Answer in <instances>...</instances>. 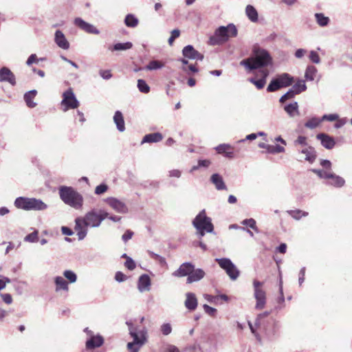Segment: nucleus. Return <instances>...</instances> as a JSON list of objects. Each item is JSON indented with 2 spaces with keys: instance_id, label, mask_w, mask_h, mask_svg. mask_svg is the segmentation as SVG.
Returning <instances> with one entry per match:
<instances>
[{
  "instance_id": "58",
  "label": "nucleus",
  "mask_w": 352,
  "mask_h": 352,
  "mask_svg": "<svg viewBox=\"0 0 352 352\" xmlns=\"http://www.w3.org/2000/svg\"><path fill=\"white\" fill-rule=\"evenodd\" d=\"M204 307V309L205 311V312L206 314H208L209 316H215V314L217 312V309L212 307H210L209 305H204L203 306Z\"/></svg>"
},
{
  "instance_id": "56",
  "label": "nucleus",
  "mask_w": 352,
  "mask_h": 352,
  "mask_svg": "<svg viewBox=\"0 0 352 352\" xmlns=\"http://www.w3.org/2000/svg\"><path fill=\"white\" fill-rule=\"evenodd\" d=\"M180 35V31L177 29L173 30L171 32V36L168 38V44L170 45H172L173 43L174 42L175 39L178 38Z\"/></svg>"
},
{
  "instance_id": "15",
  "label": "nucleus",
  "mask_w": 352,
  "mask_h": 352,
  "mask_svg": "<svg viewBox=\"0 0 352 352\" xmlns=\"http://www.w3.org/2000/svg\"><path fill=\"white\" fill-rule=\"evenodd\" d=\"M316 138L320 141L322 146L327 149H332L336 145L334 138L327 133H318L316 135Z\"/></svg>"
},
{
  "instance_id": "41",
  "label": "nucleus",
  "mask_w": 352,
  "mask_h": 352,
  "mask_svg": "<svg viewBox=\"0 0 352 352\" xmlns=\"http://www.w3.org/2000/svg\"><path fill=\"white\" fill-rule=\"evenodd\" d=\"M317 69L314 66H308L305 71V77L306 80L312 81L314 80Z\"/></svg>"
},
{
  "instance_id": "9",
  "label": "nucleus",
  "mask_w": 352,
  "mask_h": 352,
  "mask_svg": "<svg viewBox=\"0 0 352 352\" xmlns=\"http://www.w3.org/2000/svg\"><path fill=\"white\" fill-rule=\"evenodd\" d=\"M298 153V157L299 161H307L310 164H312L315 162L317 154L315 148L309 146L305 148H300V149L296 151Z\"/></svg>"
},
{
  "instance_id": "38",
  "label": "nucleus",
  "mask_w": 352,
  "mask_h": 352,
  "mask_svg": "<svg viewBox=\"0 0 352 352\" xmlns=\"http://www.w3.org/2000/svg\"><path fill=\"white\" fill-rule=\"evenodd\" d=\"M292 88L296 94H299L307 89V86L304 80H299L293 85Z\"/></svg>"
},
{
  "instance_id": "60",
  "label": "nucleus",
  "mask_w": 352,
  "mask_h": 352,
  "mask_svg": "<svg viewBox=\"0 0 352 352\" xmlns=\"http://www.w3.org/2000/svg\"><path fill=\"white\" fill-rule=\"evenodd\" d=\"M336 122L334 124V127L336 129H340L342 127L346 122H347V118H338V120H336Z\"/></svg>"
},
{
  "instance_id": "17",
  "label": "nucleus",
  "mask_w": 352,
  "mask_h": 352,
  "mask_svg": "<svg viewBox=\"0 0 352 352\" xmlns=\"http://www.w3.org/2000/svg\"><path fill=\"white\" fill-rule=\"evenodd\" d=\"M195 266L190 263H184L182 264L179 269L173 273L174 276L183 277L190 276L192 271H193Z\"/></svg>"
},
{
  "instance_id": "1",
  "label": "nucleus",
  "mask_w": 352,
  "mask_h": 352,
  "mask_svg": "<svg viewBox=\"0 0 352 352\" xmlns=\"http://www.w3.org/2000/svg\"><path fill=\"white\" fill-rule=\"evenodd\" d=\"M272 63V58L269 52L259 47H254L252 56L240 62V65L245 67L248 72L263 68Z\"/></svg>"
},
{
  "instance_id": "64",
  "label": "nucleus",
  "mask_w": 352,
  "mask_h": 352,
  "mask_svg": "<svg viewBox=\"0 0 352 352\" xmlns=\"http://www.w3.org/2000/svg\"><path fill=\"white\" fill-rule=\"evenodd\" d=\"M126 276L122 274V272H118L116 274V276H115V279L118 281V282H123L126 280Z\"/></svg>"
},
{
  "instance_id": "21",
  "label": "nucleus",
  "mask_w": 352,
  "mask_h": 352,
  "mask_svg": "<svg viewBox=\"0 0 352 352\" xmlns=\"http://www.w3.org/2000/svg\"><path fill=\"white\" fill-rule=\"evenodd\" d=\"M186 300L184 302L185 307L189 311H194L196 309L198 302L195 294L188 292L186 294Z\"/></svg>"
},
{
  "instance_id": "4",
  "label": "nucleus",
  "mask_w": 352,
  "mask_h": 352,
  "mask_svg": "<svg viewBox=\"0 0 352 352\" xmlns=\"http://www.w3.org/2000/svg\"><path fill=\"white\" fill-rule=\"evenodd\" d=\"M237 35L236 26L230 23L227 26H220L215 30L214 35L210 38L211 45H218L226 42L230 37H235Z\"/></svg>"
},
{
  "instance_id": "33",
  "label": "nucleus",
  "mask_w": 352,
  "mask_h": 352,
  "mask_svg": "<svg viewBox=\"0 0 352 352\" xmlns=\"http://www.w3.org/2000/svg\"><path fill=\"white\" fill-rule=\"evenodd\" d=\"M36 95V90H31L24 95V100L26 102V104L28 107L33 108L36 104L33 102V99L35 98Z\"/></svg>"
},
{
  "instance_id": "25",
  "label": "nucleus",
  "mask_w": 352,
  "mask_h": 352,
  "mask_svg": "<svg viewBox=\"0 0 352 352\" xmlns=\"http://www.w3.org/2000/svg\"><path fill=\"white\" fill-rule=\"evenodd\" d=\"M205 276V272L201 269H195L192 271L191 274H190V276L187 278V283H192L193 282H197L202 279Z\"/></svg>"
},
{
  "instance_id": "51",
  "label": "nucleus",
  "mask_w": 352,
  "mask_h": 352,
  "mask_svg": "<svg viewBox=\"0 0 352 352\" xmlns=\"http://www.w3.org/2000/svg\"><path fill=\"white\" fill-rule=\"evenodd\" d=\"M312 172L316 173L319 177L324 179H329L331 174V173L319 169H312Z\"/></svg>"
},
{
  "instance_id": "45",
  "label": "nucleus",
  "mask_w": 352,
  "mask_h": 352,
  "mask_svg": "<svg viewBox=\"0 0 352 352\" xmlns=\"http://www.w3.org/2000/svg\"><path fill=\"white\" fill-rule=\"evenodd\" d=\"M148 254L153 259L157 261L162 266H164L166 265L165 258L157 254L154 253L152 251H148Z\"/></svg>"
},
{
  "instance_id": "61",
  "label": "nucleus",
  "mask_w": 352,
  "mask_h": 352,
  "mask_svg": "<svg viewBox=\"0 0 352 352\" xmlns=\"http://www.w3.org/2000/svg\"><path fill=\"white\" fill-rule=\"evenodd\" d=\"M38 59L35 54H31L26 61V64L30 66L33 63H38Z\"/></svg>"
},
{
  "instance_id": "49",
  "label": "nucleus",
  "mask_w": 352,
  "mask_h": 352,
  "mask_svg": "<svg viewBox=\"0 0 352 352\" xmlns=\"http://www.w3.org/2000/svg\"><path fill=\"white\" fill-rule=\"evenodd\" d=\"M285 152V148L280 145H270L267 153L272 154Z\"/></svg>"
},
{
  "instance_id": "50",
  "label": "nucleus",
  "mask_w": 352,
  "mask_h": 352,
  "mask_svg": "<svg viewBox=\"0 0 352 352\" xmlns=\"http://www.w3.org/2000/svg\"><path fill=\"white\" fill-rule=\"evenodd\" d=\"M181 69L188 75H191L192 74L197 73L198 72L197 68L193 65H190L187 66L182 65Z\"/></svg>"
},
{
  "instance_id": "18",
  "label": "nucleus",
  "mask_w": 352,
  "mask_h": 352,
  "mask_svg": "<svg viewBox=\"0 0 352 352\" xmlns=\"http://www.w3.org/2000/svg\"><path fill=\"white\" fill-rule=\"evenodd\" d=\"M0 82H8L12 85L16 84L15 76L8 67H3L0 69Z\"/></svg>"
},
{
  "instance_id": "16",
  "label": "nucleus",
  "mask_w": 352,
  "mask_h": 352,
  "mask_svg": "<svg viewBox=\"0 0 352 352\" xmlns=\"http://www.w3.org/2000/svg\"><path fill=\"white\" fill-rule=\"evenodd\" d=\"M182 54L184 56L190 59L199 60H202L204 59V55L195 50L190 45L184 47Z\"/></svg>"
},
{
  "instance_id": "62",
  "label": "nucleus",
  "mask_w": 352,
  "mask_h": 352,
  "mask_svg": "<svg viewBox=\"0 0 352 352\" xmlns=\"http://www.w3.org/2000/svg\"><path fill=\"white\" fill-rule=\"evenodd\" d=\"M133 232L130 230H127L122 236V239L124 243H126L129 239L132 238Z\"/></svg>"
},
{
  "instance_id": "11",
  "label": "nucleus",
  "mask_w": 352,
  "mask_h": 352,
  "mask_svg": "<svg viewBox=\"0 0 352 352\" xmlns=\"http://www.w3.org/2000/svg\"><path fill=\"white\" fill-rule=\"evenodd\" d=\"M105 201L111 208L118 213L126 214L128 212V207L121 200L114 197H109L105 200Z\"/></svg>"
},
{
  "instance_id": "34",
  "label": "nucleus",
  "mask_w": 352,
  "mask_h": 352,
  "mask_svg": "<svg viewBox=\"0 0 352 352\" xmlns=\"http://www.w3.org/2000/svg\"><path fill=\"white\" fill-rule=\"evenodd\" d=\"M294 146L297 151L300 149V148H305L309 145L307 143V138L305 136L299 135L297 139L294 140Z\"/></svg>"
},
{
  "instance_id": "13",
  "label": "nucleus",
  "mask_w": 352,
  "mask_h": 352,
  "mask_svg": "<svg viewBox=\"0 0 352 352\" xmlns=\"http://www.w3.org/2000/svg\"><path fill=\"white\" fill-rule=\"evenodd\" d=\"M74 23L80 30L87 33L93 34H98L100 33V31L94 25L85 21L80 17L76 18Z\"/></svg>"
},
{
  "instance_id": "57",
  "label": "nucleus",
  "mask_w": 352,
  "mask_h": 352,
  "mask_svg": "<svg viewBox=\"0 0 352 352\" xmlns=\"http://www.w3.org/2000/svg\"><path fill=\"white\" fill-rule=\"evenodd\" d=\"M309 58L313 63H316V64H318L320 62V56H319L318 54L315 51L310 52Z\"/></svg>"
},
{
  "instance_id": "52",
  "label": "nucleus",
  "mask_w": 352,
  "mask_h": 352,
  "mask_svg": "<svg viewBox=\"0 0 352 352\" xmlns=\"http://www.w3.org/2000/svg\"><path fill=\"white\" fill-rule=\"evenodd\" d=\"M37 240H38V232L37 231H34V232L28 234L24 239L25 241L30 242V243L36 242Z\"/></svg>"
},
{
  "instance_id": "40",
  "label": "nucleus",
  "mask_w": 352,
  "mask_h": 352,
  "mask_svg": "<svg viewBox=\"0 0 352 352\" xmlns=\"http://www.w3.org/2000/svg\"><path fill=\"white\" fill-rule=\"evenodd\" d=\"M321 122H322L321 118L314 117V118H311L310 120H309L305 124V127H307L308 129H314L318 127L320 124Z\"/></svg>"
},
{
  "instance_id": "35",
  "label": "nucleus",
  "mask_w": 352,
  "mask_h": 352,
  "mask_svg": "<svg viewBox=\"0 0 352 352\" xmlns=\"http://www.w3.org/2000/svg\"><path fill=\"white\" fill-rule=\"evenodd\" d=\"M133 47V44L131 42L126 43H118L115 44L112 48L109 47V50L112 51H124L129 50Z\"/></svg>"
},
{
  "instance_id": "39",
  "label": "nucleus",
  "mask_w": 352,
  "mask_h": 352,
  "mask_svg": "<svg viewBox=\"0 0 352 352\" xmlns=\"http://www.w3.org/2000/svg\"><path fill=\"white\" fill-rule=\"evenodd\" d=\"M124 23L127 27L135 28L138 24V19L133 14H127L124 19Z\"/></svg>"
},
{
  "instance_id": "31",
  "label": "nucleus",
  "mask_w": 352,
  "mask_h": 352,
  "mask_svg": "<svg viewBox=\"0 0 352 352\" xmlns=\"http://www.w3.org/2000/svg\"><path fill=\"white\" fill-rule=\"evenodd\" d=\"M163 139V136L160 133H153L146 135L142 141V143L144 142H158L161 141Z\"/></svg>"
},
{
  "instance_id": "48",
  "label": "nucleus",
  "mask_w": 352,
  "mask_h": 352,
  "mask_svg": "<svg viewBox=\"0 0 352 352\" xmlns=\"http://www.w3.org/2000/svg\"><path fill=\"white\" fill-rule=\"evenodd\" d=\"M241 223L244 226L250 227L257 232H258V228L256 226V221L252 218L244 219Z\"/></svg>"
},
{
  "instance_id": "7",
  "label": "nucleus",
  "mask_w": 352,
  "mask_h": 352,
  "mask_svg": "<svg viewBox=\"0 0 352 352\" xmlns=\"http://www.w3.org/2000/svg\"><path fill=\"white\" fill-rule=\"evenodd\" d=\"M219 266L226 271L231 280H236L239 276V271L230 259L227 258H216Z\"/></svg>"
},
{
  "instance_id": "28",
  "label": "nucleus",
  "mask_w": 352,
  "mask_h": 352,
  "mask_svg": "<svg viewBox=\"0 0 352 352\" xmlns=\"http://www.w3.org/2000/svg\"><path fill=\"white\" fill-rule=\"evenodd\" d=\"M210 180L218 190L226 189V186L223 182L222 177L220 175L217 173L213 174L211 176Z\"/></svg>"
},
{
  "instance_id": "2",
  "label": "nucleus",
  "mask_w": 352,
  "mask_h": 352,
  "mask_svg": "<svg viewBox=\"0 0 352 352\" xmlns=\"http://www.w3.org/2000/svg\"><path fill=\"white\" fill-rule=\"evenodd\" d=\"M60 199L67 205L76 210L80 209L83 204L82 196L74 188L61 186L58 188Z\"/></svg>"
},
{
  "instance_id": "42",
  "label": "nucleus",
  "mask_w": 352,
  "mask_h": 352,
  "mask_svg": "<svg viewBox=\"0 0 352 352\" xmlns=\"http://www.w3.org/2000/svg\"><path fill=\"white\" fill-rule=\"evenodd\" d=\"M282 87L278 78L272 80L268 87H267V91L268 92H273L277 91L278 89Z\"/></svg>"
},
{
  "instance_id": "63",
  "label": "nucleus",
  "mask_w": 352,
  "mask_h": 352,
  "mask_svg": "<svg viewBox=\"0 0 352 352\" xmlns=\"http://www.w3.org/2000/svg\"><path fill=\"white\" fill-rule=\"evenodd\" d=\"M100 75L103 79L108 80L111 78L112 75L109 70H100Z\"/></svg>"
},
{
  "instance_id": "53",
  "label": "nucleus",
  "mask_w": 352,
  "mask_h": 352,
  "mask_svg": "<svg viewBox=\"0 0 352 352\" xmlns=\"http://www.w3.org/2000/svg\"><path fill=\"white\" fill-rule=\"evenodd\" d=\"M161 331L164 336L169 335L172 331L171 325L169 323H164L161 326Z\"/></svg>"
},
{
  "instance_id": "10",
  "label": "nucleus",
  "mask_w": 352,
  "mask_h": 352,
  "mask_svg": "<svg viewBox=\"0 0 352 352\" xmlns=\"http://www.w3.org/2000/svg\"><path fill=\"white\" fill-rule=\"evenodd\" d=\"M82 218L89 227L98 228L101 224V219H99L98 210L94 209L87 212L85 217Z\"/></svg>"
},
{
  "instance_id": "19",
  "label": "nucleus",
  "mask_w": 352,
  "mask_h": 352,
  "mask_svg": "<svg viewBox=\"0 0 352 352\" xmlns=\"http://www.w3.org/2000/svg\"><path fill=\"white\" fill-rule=\"evenodd\" d=\"M261 73V78L258 80L255 79L254 78H250L249 81L254 84L257 89H263L266 83V78L269 75V71L267 69H263L260 71Z\"/></svg>"
},
{
  "instance_id": "47",
  "label": "nucleus",
  "mask_w": 352,
  "mask_h": 352,
  "mask_svg": "<svg viewBox=\"0 0 352 352\" xmlns=\"http://www.w3.org/2000/svg\"><path fill=\"white\" fill-rule=\"evenodd\" d=\"M164 65L158 60H151L146 66V69L147 70H155L161 69Z\"/></svg>"
},
{
  "instance_id": "43",
  "label": "nucleus",
  "mask_w": 352,
  "mask_h": 352,
  "mask_svg": "<svg viewBox=\"0 0 352 352\" xmlns=\"http://www.w3.org/2000/svg\"><path fill=\"white\" fill-rule=\"evenodd\" d=\"M287 212L295 219L299 220L302 217H307V212L302 211L300 210H289Z\"/></svg>"
},
{
  "instance_id": "3",
  "label": "nucleus",
  "mask_w": 352,
  "mask_h": 352,
  "mask_svg": "<svg viewBox=\"0 0 352 352\" xmlns=\"http://www.w3.org/2000/svg\"><path fill=\"white\" fill-rule=\"evenodd\" d=\"M126 324L129 327V335L133 338V341L127 344V349L129 352H138L147 340V330L145 328L138 330L131 322H126Z\"/></svg>"
},
{
  "instance_id": "26",
  "label": "nucleus",
  "mask_w": 352,
  "mask_h": 352,
  "mask_svg": "<svg viewBox=\"0 0 352 352\" xmlns=\"http://www.w3.org/2000/svg\"><path fill=\"white\" fill-rule=\"evenodd\" d=\"M113 122L116 124L118 130L123 132L125 130L124 120L122 113L120 111H116L113 116Z\"/></svg>"
},
{
  "instance_id": "6",
  "label": "nucleus",
  "mask_w": 352,
  "mask_h": 352,
  "mask_svg": "<svg viewBox=\"0 0 352 352\" xmlns=\"http://www.w3.org/2000/svg\"><path fill=\"white\" fill-rule=\"evenodd\" d=\"M14 206L24 210H44L47 208V204L41 199L23 197L16 198Z\"/></svg>"
},
{
  "instance_id": "36",
  "label": "nucleus",
  "mask_w": 352,
  "mask_h": 352,
  "mask_svg": "<svg viewBox=\"0 0 352 352\" xmlns=\"http://www.w3.org/2000/svg\"><path fill=\"white\" fill-rule=\"evenodd\" d=\"M329 179H331L330 184L336 187H342L345 183V181L342 177L333 173L331 174Z\"/></svg>"
},
{
  "instance_id": "32",
  "label": "nucleus",
  "mask_w": 352,
  "mask_h": 352,
  "mask_svg": "<svg viewBox=\"0 0 352 352\" xmlns=\"http://www.w3.org/2000/svg\"><path fill=\"white\" fill-rule=\"evenodd\" d=\"M245 14L248 19L252 22H256L258 21V12L254 7L251 5H248L245 8Z\"/></svg>"
},
{
  "instance_id": "54",
  "label": "nucleus",
  "mask_w": 352,
  "mask_h": 352,
  "mask_svg": "<svg viewBox=\"0 0 352 352\" xmlns=\"http://www.w3.org/2000/svg\"><path fill=\"white\" fill-rule=\"evenodd\" d=\"M107 190H108L107 185H106L104 184H100L96 186V188L95 189V194L100 195L104 193Z\"/></svg>"
},
{
  "instance_id": "12",
  "label": "nucleus",
  "mask_w": 352,
  "mask_h": 352,
  "mask_svg": "<svg viewBox=\"0 0 352 352\" xmlns=\"http://www.w3.org/2000/svg\"><path fill=\"white\" fill-rule=\"evenodd\" d=\"M85 331L90 336L89 339L86 341V347L88 349H94L100 347L104 343V339L101 336H94L92 332L88 330V328L85 329Z\"/></svg>"
},
{
  "instance_id": "27",
  "label": "nucleus",
  "mask_w": 352,
  "mask_h": 352,
  "mask_svg": "<svg viewBox=\"0 0 352 352\" xmlns=\"http://www.w3.org/2000/svg\"><path fill=\"white\" fill-rule=\"evenodd\" d=\"M284 109L290 118H294L299 116L300 114L298 110V104L297 102H294L285 105Z\"/></svg>"
},
{
  "instance_id": "55",
  "label": "nucleus",
  "mask_w": 352,
  "mask_h": 352,
  "mask_svg": "<svg viewBox=\"0 0 352 352\" xmlns=\"http://www.w3.org/2000/svg\"><path fill=\"white\" fill-rule=\"evenodd\" d=\"M338 118H339V116L338 114L332 113V114H325L321 118V119H322V122L324 121V120L333 122V121H336V120H338Z\"/></svg>"
},
{
  "instance_id": "5",
  "label": "nucleus",
  "mask_w": 352,
  "mask_h": 352,
  "mask_svg": "<svg viewBox=\"0 0 352 352\" xmlns=\"http://www.w3.org/2000/svg\"><path fill=\"white\" fill-rule=\"evenodd\" d=\"M194 227L197 230V233L199 238L204 236L205 232L212 233L213 232V225L211 219L206 215L205 210L201 211L194 219L192 221Z\"/></svg>"
},
{
  "instance_id": "24",
  "label": "nucleus",
  "mask_w": 352,
  "mask_h": 352,
  "mask_svg": "<svg viewBox=\"0 0 352 352\" xmlns=\"http://www.w3.org/2000/svg\"><path fill=\"white\" fill-rule=\"evenodd\" d=\"M254 298L256 300L255 305L256 309H262L264 308L265 305V292L263 289L258 290L256 289L254 292Z\"/></svg>"
},
{
  "instance_id": "30",
  "label": "nucleus",
  "mask_w": 352,
  "mask_h": 352,
  "mask_svg": "<svg viewBox=\"0 0 352 352\" xmlns=\"http://www.w3.org/2000/svg\"><path fill=\"white\" fill-rule=\"evenodd\" d=\"M282 87H286L291 85L294 81V78L287 73H283L277 76Z\"/></svg>"
},
{
  "instance_id": "22",
  "label": "nucleus",
  "mask_w": 352,
  "mask_h": 352,
  "mask_svg": "<svg viewBox=\"0 0 352 352\" xmlns=\"http://www.w3.org/2000/svg\"><path fill=\"white\" fill-rule=\"evenodd\" d=\"M151 279L147 274H142L140 276L138 282V288L140 292L149 291Z\"/></svg>"
},
{
  "instance_id": "46",
  "label": "nucleus",
  "mask_w": 352,
  "mask_h": 352,
  "mask_svg": "<svg viewBox=\"0 0 352 352\" xmlns=\"http://www.w3.org/2000/svg\"><path fill=\"white\" fill-rule=\"evenodd\" d=\"M63 276L68 280L70 283H74L77 280L76 274L72 270L64 271Z\"/></svg>"
},
{
  "instance_id": "29",
  "label": "nucleus",
  "mask_w": 352,
  "mask_h": 352,
  "mask_svg": "<svg viewBox=\"0 0 352 352\" xmlns=\"http://www.w3.org/2000/svg\"><path fill=\"white\" fill-rule=\"evenodd\" d=\"M56 285V291L64 290L67 292L69 290L68 283L62 276H56L54 278Z\"/></svg>"
},
{
  "instance_id": "59",
  "label": "nucleus",
  "mask_w": 352,
  "mask_h": 352,
  "mask_svg": "<svg viewBox=\"0 0 352 352\" xmlns=\"http://www.w3.org/2000/svg\"><path fill=\"white\" fill-rule=\"evenodd\" d=\"M124 265L127 269H129L130 270H134L136 266L133 260L130 257H126V260Z\"/></svg>"
},
{
  "instance_id": "20",
  "label": "nucleus",
  "mask_w": 352,
  "mask_h": 352,
  "mask_svg": "<svg viewBox=\"0 0 352 352\" xmlns=\"http://www.w3.org/2000/svg\"><path fill=\"white\" fill-rule=\"evenodd\" d=\"M54 41L59 47L63 50H68L69 47V42L60 30L56 31Z\"/></svg>"
},
{
  "instance_id": "37",
  "label": "nucleus",
  "mask_w": 352,
  "mask_h": 352,
  "mask_svg": "<svg viewBox=\"0 0 352 352\" xmlns=\"http://www.w3.org/2000/svg\"><path fill=\"white\" fill-rule=\"evenodd\" d=\"M315 18L317 23L321 27L327 26L330 21L329 18L325 16L322 13L315 14Z\"/></svg>"
},
{
  "instance_id": "14",
  "label": "nucleus",
  "mask_w": 352,
  "mask_h": 352,
  "mask_svg": "<svg viewBox=\"0 0 352 352\" xmlns=\"http://www.w3.org/2000/svg\"><path fill=\"white\" fill-rule=\"evenodd\" d=\"M87 227L82 217H78L75 219L74 230L77 233L78 240L81 241L85 238L87 234Z\"/></svg>"
},
{
  "instance_id": "44",
  "label": "nucleus",
  "mask_w": 352,
  "mask_h": 352,
  "mask_svg": "<svg viewBox=\"0 0 352 352\" xmlns=\"http://www.w3.org/2000/svg\"><path fill=\"white\" fill-rule=\"evenodd\" d=\"M138 88L139 91L144 94H147L150 91V87L144 80L139 79L138 80Z\"/></svg>"
},
{
  "instance_id": "8",
  "label": "nucleus",
  "mask_w": 352,
  "mask_h": 352,
  "mask_svg": "<svg viewBox=\"0 0 352 352\" xmlns=\"http://www.w3.org/2000/svg\"><path fill=\"white\" fill-rule=\"evenodd\" d=\"M63 100L61 105L63 107V111H67L69 109H76L79 106V102L76 99L72 89L69 88L63 94Z\"/></svg>"
},
{
  "instance_id": "23",
  "label": "nucleus",
  "mask_w": 352,
  "mask_h": 352,
  "mask_svg": "<svg viewBox=\"0 0 352 352\" xmlns=\"http://www.w3.org/2000/svg\"><path fill=\"white\" fill-rule=\"evenodd\" d=\"M217 152L224 155L225 157L232 159L234 157L233 147L228 144H221L215 148Z\"/></svg>"
}]
</instances>
